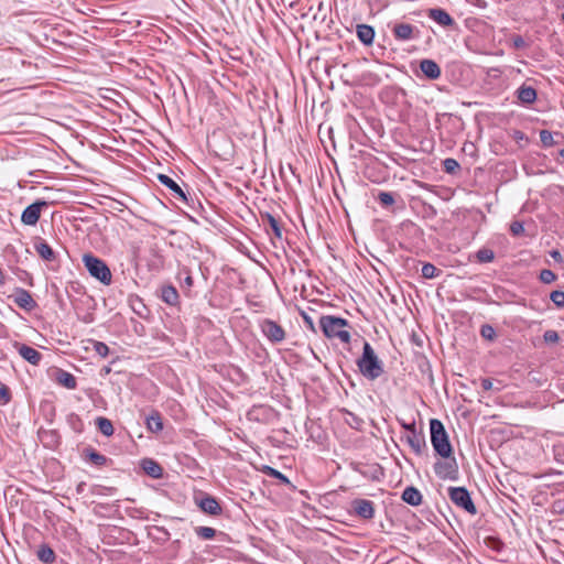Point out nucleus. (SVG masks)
<instances>
[{
	"instance_id": "680f3d73",
	"label": "nucleus",
	"mask_w": 564,
	"mask_h": 564,
	"mask_svg": "<svg viewBox=\"0 0 564 564\" xmlns=\"http://www.w3.org/2000/svg\"><path fill=\"white\" fill-rule=\"evenodd\" d=\"M102 370L105 371V373H109L110 372V368L109 367H105Z\"/></svg>"
},
{
	"instance_id": "4468645a",
	"label": "nucleus",
	"mask_w": 564,
	"mask_h": 564,
	"mask_svg": "<svg viewBox=\"0 0 564 564\" xmlns=\"http://www.w3.org/2000/svg\"><path fill=\"white\" fill-rule=\"evenodd\" d=\"M19 355L31 365L37 366L42 360V354L25 344H15Z\"/></svg>"
},
{
	"instance_id": "79ce46f5",
	"label": "nucleus",
	"mask_w": 564,
	"mask_h": 564,
	"mask_svg": "<svg viewBox=\"0 0 564 564\" xmlns=\"http://www.w3.org/2000/svg\"><path fill=\"white\" fill-rule=\"evenodd\" d=\"M556 274L552 270L543 269L540 272V280L545 284L553 283L556 280Z\"/></svg>"
},
{
	"instance_id": "4be33fe9",
	"label": "nucleus",
	"mask_w": 564,
	"mask_h": 564,
	"mask_svg": "<svg viewBox=\"0 0 564 564\" xmlns=\"http://www.w3.org/2000/svg\"><path fill=\"white\" fill-rule=\"evenodd\" d=\"M402 500L410 506L417 507L422 503V494L414 486H408L401 496Z\"/></svg>"
},
{
	"instance_id": "a878e982",
	"label": "nucleus",
	"mask_w": 564,
	"mask_h": 564,
	"mask_svg": "<svg viewBox=\"0 0 564 564\" xmlns=\"http://www.w3.org/2000/svg\"><path fill=\"white\" fill-rule=\"evenodd\" d=\"M36 556L43 564H53L56 560L54 550L46 543L39 546Z\"/></svg>"
},
{
	"instance_id": "bb28decb",
	"label": "nucleus",
	"mask_w": 564,
	"mask_h": 564,
	"mask_svg": "<svg viewBox=\"0 0 564 564\" xmlns=\"http://www.w3.org/2000/svg\"><path fill=\"white\" fill-rule=\"evenodd\" d=\"M261 219L263 221L264 226H269L271 231L273 232L274 237L278 239L282 238V228L279 223V220L270 213H263L261 214Z\"/></svg>"
},
{
	"instance_id": "72a5a7b5",
	"label": "nucleus",
	"mask_w": 564,
	"mask_h": 564,
	"mask_svg": "<svg viewBox=\"0 0 564 564\" xmlns=\"http://www.w3.org/2000/svg\"><path fill=\"white\" fill-rule=\"evenodd\" d=\"M442 274V270L432 263H424L422 267V276L424 279H434Z\"/></svg>"
},
{
	"instance_id": "69168bd1",
	"label": "nucleus",
	"mask_w": 564,
	"mask_h": 564,
	"mask_svg": "<svg viewBox=\"0 0 564 564\" xmlns=\"http://www.w3.org/2000/svg\"><path fill=\"white\" fill-rule=\"evenodd\" d=\"M562 21L564 22V12L562 13Z\"/></svg>"
},
{
	"instance_id": "58836bf2",
	"label": "nucleus",
	"mask_w": 564,
	"mask_h": 564,
	"mask_svg": "<svg viewBox=\"0 0 564 564\" xmlns=\"http://www.w3.org/2000/svg\"><path fill=\"white\" fill-rule=\"evenodd\" d=\"M91 343L93 348L97 355H99L102 358L109 355V347L105 343L98 340H93Z\"/></svg>"
},
{
	"instance_id": "dca6fc26",
	"label": "nucleus",
	"mask_w": 564,
	"mask_h": 564,
	"mask_svg": "<svg viewBox=\"0 0 564 564\" xmlns=\"http://www.w3.org/2000/svg\"><path fill=\"white\" fill-rule=\"evenodd\" d=\"M427 15L442 26H453L455 24V20L448 14V12L441 8L430 9L427 11Z\"/></svg>"
},
{
	"instance_id": "13d9d810",
	"label": "nucleus",
	"mask_w": 564,
	"mask_h": 564,
	"mask_svg": "<svg viewBox=\"0 0 564 564\" xmlns=\"http://www.w3.org/2000/svg\"><path fill=\"white\" fill-rule=\"evenodd\" d=\"M137 310H140V306H137V308H133V312H137L138 315H141V312L137 311Z\"/></svg>"
},
{
	"instance_id": "393cba45",
	"label": "nucleus",
	"mask_w": 564,
	"mask_h": 564,
	"mask_svg": "<svg viewBox=\"0 0 564 564\" xmlns=\"http://www.w3.org/2000/svg\"><path fill=\"white\" fill-rule=\"evenodd\" d=\"M178 280L181 282V288L183 289L185 295L189 296L191 289L194 285L192 272L188 268L184 267L178 271Z\"/></svg>"
},
{
	"instance_id": "7c9ffc66",
	"label": "nucleus",
	"mask_w": 564,
	"mask_h": 564,
	"mask_svg": "<svg viewBox=\"0 0 564 564\" xmlns=\"http://www.w3.org/2000/svg\"><path fill=\"white\" fill-rule=\"evenodd\" d=\"M96 425L99 430V432L105 435V436H111L115 432V429H113V425H112V422L107 419V417H104V416H98L96 419Z\"/></svg>"
},
{
	"instance_id": "09e8293b",
	"label": "nucleus",
	"mask_w": 564,
	"mask_h": 564,
	"mask_svg": "<svg viewBox=\"0 0 564 564\" xmlns=\"http://www.w3.org/2000/svg\"><path fill=\"white\" fill-rule=\"evenodd\" d=\"M549 253L554 259V261H556L557 263L563 262L562 253L558 250L554 249V250H551Z\"/></svg>"
},
{
	"instance_id": "6e6552de",
	"label": "nucleus",
	"mask_w": 564,
	"mask_h": 564,
	"mask_svg": "<svg viewBox=\"0 0 564 564\" xmlns=\"http://www.w3.org/2000/svg\"><path fill=\"white\" fill-rule=\"evenodd\" d=\"M48 206V202L39 199L26 206L21 214V221L26 226H35L41 217V212Z\"/></svg>"
},
{
	"instance_id": "f8f14e48",
	"label": "nucleus",
	"mask_w": 564,
	"mask_h": 564,
	"mask_svg": "<svg viewBox=\"0 0 564 564\" xmlns=\"http://www.w3.org/2000/svg\"><path fill=\"white\" fill-rule=\"evenodd\" d=\"M351 508L356 516L370 520L375 517V503L371 500L357 498L351 501Z\"/></svg>"
},
{
	"instance_id": "6ab92c4d",
	"label": "nucleus",
	"mask_w": 564,
	"mask_h": 564,
	"mask_svg": "<svg viewBox=\"0 0 564 564\" xmlns=\"http://www.w3.org/2000/svg\"><path fill=\"white\" fill-rule=\"evenodd\" d=\"M141 468L144 470V473L154 478V479H160L162 478L163 476V468L162 466L155 462L154 459L152 458H143L141 460Z\"/></svg>"
},
{
	"instance_id": "c756f323",
	"label": "nucleus",
	"mask_w": 564,
	"mask_h": 564,
	"mask_svg": "<svg viewBox=\"0 0 564 564\" xmlns=\"http://www.w3.org/2000/svg\"><path fill=\"white\" fill-rule=\"evenodd\" d=\"M147 427L154 433L161 432L163 430L162 417L158 411H153L147 417Z\"/></svg>"
},
{
	"instance_id": "f03ea898",
	"label": "nucleus",
	"mask_w": 564,
	"mask_h": 564,
	"mask_svg": "<svg viewBox=\"0 0 564 564\" xmlns=\"http://www.w3.org/2000/svg\"><path fill=\"white\" fill-rule=\"evenodd\" d=\"M431 443L437 455L448 458L453 454V446L444 424L437 419L430 420Z\"/></svg>"
},
{
	"instance_id": "ddd939ff",
	"label": "nucleus",
	"mask_w": 564,
	"mask_h": 564,
	"mask_svg": "<svg viewBox=\"0 0 564 564\" xmlns=\"http://www.w3.org/2000/svg\"><path fill=\"white\" fill-rule=\"evenodd\" d=\"M158 181L164 185L165 187H167L175 197L180 198L181 200H183L184 203L188 204V197L187 195L185 194V192L182 189V187L173 180L171 178L169 175L166 174H158L156 176Z\"/></svg>"
},
{
	"instance_id": "20e7f679",
	"label": "nucleus",
	"mask_w": 564,
	"mask_h": 564,
	"mask_svg": "<svg viewBox=\"0 0 564 564\" xmlns=\"http://www.w3.org/2000/svg\"><path fill=\"white\" fill-rule=\"evenodd\" d=\"M83 263L88 271V273L98 280L104 285H110L112 282V274L107 265V263L100 258L91 254L85 253L83 256Z\"/></svg>"
},
{
	"instance_id": "5fc2aeb1",
	"label": "nucleus",
	"mask_w": 564,
	"mask_h": 564,
	"mask_svg": "<svg viewBox=\"0 0 564 564\" xmlns=\"http://www.w3.org/2000/svg\"><path fill=\"white\" fill-rule=\"evenodd\" d=\"M412 426H415V424H414V423H411V424H403V427H404V429H406V430H408V431H410V432H411V427H412Z\"/></svg>"
},
{
	"instance_id": "4d7b16f0",
	"label": "nucleus",
	"mask_w": 564,
	"mask_h": 564,
	"mask_svg": "<svg viewBox=\"0 0 564 564\" xmlns=\"http://www.w3.org/2000/svg\"><path fill=\"white\" fill-rule=\"evenodd\" d=\"M137 310H140V306H137V308H133V312H137L138 315H141V312L137 311Z\"/></svg>"
},
{
	"instance_id": "a18cd8bd",
	"label": "nucleus",
	"mask_w": 564,
	"mask_h": 564,
	"mask_svg": "<svg viewBox=\"0 0 564 564\" xmlns=\"http://www.w3.org/2000/svg\"><path fill=\"white\" fill-rule=\"evenodd\" d=\"M544 341L547 344H555L558 341L560 336L556 330L549 329L543 334Z\"/></svg>"
},
{
	"instance_id": "f257e3e1",
	"label": "nucleus",
	"mask_w": 564,
	"mask_h": 564,
	"mask_svg": "<svg viewBox=\"0 0 564 564\" xmlns=\"http://www.w3.org/2000/svg\"><path fill=\"white\" fill-rule=\"evenodd\" d=\"M360 373L368 380L378 379L383 372V365L368 341L364 343L361 357L357 360Z\"/></svg>"
},
{
	"instance_id": "3c124183",
	"label": "nucleus",
	"mask_w": 564,
	"mask_h": 564,
	"mask_svg": "<svg viewBox=\"0 0 564 564\" xmlns=\"http://www.w3.org/2000/svg\"><path fill=\"white\" fill-rule=\"evenodd\" d=\"M85 487H86V482L82 481V482H79V484L77 485L76 491H77L78 494H82V492H84Z\"/></svg>"
},
{
	"instance_id": "8fccbe9b",
	"label": "nucleus",
	"mask_w": 564,
	"mask_h": 564,
	"mask_svg": "<svg viewBox=\"0 0 564 564\" xmlns=\"http://www.w3.org/2000/svg\"><path fill=\"white\" fill-rule=\"evenodd\" d=\"M492 386H494V383H492L491 379L485 378V379L481 380V388H482V390L489 391V390L492 389Z\"/></svg>"
},
{
	"instance_id": "cd10ccee",
	"label": "nucleus",
	"mask_w": 564,
	"mask_h": 564,
	"mask_svg": "<svg viewBox=\"0 0 564 564\" xmlns=\"http://www.w3.org/2000/svg\"><path fill=\"white\" fill-rule=\"evenodd\" d=\"M56 381L67 388V389H75L76 386H77V381H76V378L68 371L66 370H63V369H58L57 372H56Z\"/></svg>"
},
{
	"instance_id": "b1692460",
	"label": "nucleus",
	"mask_w": 564,
	"mask_h": 564,
	"mask_svg": "<svg viewBox=\"0 0 564 564\" xmlns=\"http://www.w3.org/2000/svg\"><path fill=\"white\" fill-rule=\"evenodd\" d=\"M34 249L37 252V254L45 261H55L56 260V253L52 249V247L43 239H40L34 243Z\"/></svg>"
},
{
	"instance_id": "2eb2a0df",
	"label": "nucleus",
	"mask_w": 564,
	"mask_h": 564,
	"mask_svg": "<svg viewBox=\"0 0 564 564\" xmlns=\"http://www.w3.org/2000/svg\"><path fill=\"white\" fill-rule=\"evenodd\" d=\"M406 443L417 455H421L426 448L424 435L422 433H417L415 426L411 427V433L406 436Z\"/></svg>"
},
{
	"instance_id": "603ef678",
	"label": "nucleus",
	"mask_w": 564,
	"mask_h": 564,
	"mask_svg": "<svg viewBox=\"0 0 564 564\" xmlns=\"http://www.w3.org/2000/svg\"><path fill=\"white\" fill-rule=\"evenodd\" d=\"M6 283V276L3 271L0 269V285H3Z\"/></svg>"
},
{
	"instance_id": "bf43d9fd",
	"label": "nucleus",
	"mask_w": 564,
	"mask_h": 564,
	"mask_svg": "<svg viewBox=\"0 0 564 564\" xmlns=\"http://www.w3.org/2000/svg\"><path fill=\"white\" fill-rule=\"evenodd\" d=\"M137 310H140V306H137V308H133V312H137L138 315H141V312L137 311Z\"/></svg>"
},
{
	"instance_id": "4c0bfd02",
	"label": "nucleus",
	"mask_w": 564,
	"mask_h": 564,
	"mask_svg": "<svg viewBox=\"0 0 564 564\" xmlns=\"http://www.w3.org/2000/svg\"><path fill=\"white\" fill-rule=\"evenodd\" d=\"M443 167H444L445 172H447L449 174H454L459 170L460 166H459V163L455 159L448 158L443 161Z\"/></svg>"
},
{
	"instance_id": "0eeeda50",
	"label": "nucleus",
	"mask_w": 564,
	"mask_h": 564,
	"mask_svg": "<svg viewBox=\"0 0 564 564\" xmlns=\"http://www.w3.org/2000/svg\"><path fill=\"white\" fill-rule=\"evenodd\" d=\"M434 473L441 479L455 480L458 475V465L453 454L444 460H437L434 464Z\"/></svg>"
},
{
	"instance_id": "9b49d317",
	"label": "nucleus",
	"mask_w": 564,
	"mask_h": 564,
	"mask_svg": "<svg viewBox=\"0 0 564 564\" xmlns=\"http://www.w3.org/2000/svg\"><path fill=\"white\" fill-rule=\"evenodd\" d=\"M392 35L397 41H410L416 39L420 34L417 28L410 23H395L391 29Z\"/></svg>"
},
{
	"instance_id": "5701e85b",
	"label": "nucleus",
	"mask_w": 564,
	"mask_h": 564,
	"mask_svg": "<svg viewBox=\"0 0 564 564\" xmlns=\"http://www.w3.org/2000/svg\"><path fill=\"white\" fill-rule=\"evenodd\" d=\"M517 98L523 105H531L536 99V90L523 84L517 89Z\"/></svg>"
},
{
	"instance_id": "7ed1b4c3",
	"label": "nucleus",
	"mask_w": 564,
	"mask_h": 564,
	"mask_svg": "<svg viewBox=\"0 0 564 564\" xmlns=\"http://www.w3.org/2000/svg\"><path fill=\"white\" fill-rule=\"evenodd\" d=\"M319 326L326 337L339 338L345 344L350 341V334L345 329L349 327L347 319L333 315H324L319 319Z\"/></svg>"
},
{
	"instance_id": "864d4df0",
	"label": "nucleus",
	"mask_w": 564,
	"mask_h": 564,
	"mask_svg": "<svg viewBox=\"0 0 564 564\" xmlns=\"http://www.w3.org/2000/svg\"><path fill=\"white\" fill-rule=\"evenodd\" d=\"M304 319L310 325V327H313V322L307 315H304Z\"/></svg>"
},
{
	"instance_id": "a211bd4d",
	"label": "nucleus",
	"mask_w": 564,
	"mask_h": 564,
	"mask_svg": "<svg viewBox=\"0 0 564 564\" xmlns=\"http://www.w3.org/2000/svg\"><path fill=\"white\" fill-rule=\"evenodd\" d=\"M39 438L41 443L48 448H55L61 443V435L55 430H40Z\"/></svg>"
},
{
	"instance_id": "c9c22d12",
	"label": "nucleus",
	"mask_w": 564,
	"mask_h": 564,
	"mask_svg": "<svg viewBox=\"0 0 564 564\" xmlns=\"http://www.w3.org/2000/svg\"><path fill=\"white\" fill-rule=\"evenodd\" d=\"M377 200L381 204V206L388 207L394 203V195L390 192H379Z\"/></svg>"
},
{
	"instance_id": "49530a36",
	"label": "nucleus",
	"mask_w": 564,
	"mask_h": 564,
	"mask_svg": "<svg viewBox=\"0 0 564 564\" xmlns=\"http://www.w3.org/2000/svg\"><path fill=\"white\" fill-rule=\"evenodd\" d=\"M512 46L517 50H521L528 46V43L521 35H513L511 37Z\"/></svg>"
},
{
	"instance_id": "f3484780",
	"label": "nucleus",
	"mask_w": 564,
	"mask_h": 564,
	"mask_svg": "<svg viewBox=\"0 0 564 564\" xmlns=\"http://www.w3.org/2000/svg\"><path fill=\"white\" fill-rule=\"evenodd\" d=\"M420 69L427 79L435 80L441 77V67L433 59H422L420 62Z\"/></svg>"
},
{
	"instance_id": "39448f33",
	"label": "nucleus",
	"mask_w": 564,
	"mask_h": 564,
	"mask_svg": "<svg viewBox=\"0 0 564 564\" xmlns=\"http://www.w3.org/2000/svg\"><path fill=\"white\" fill-rule=\"evenodd\" d=\"M448 496L456 507L465 510L471 516L477 513V509L470 494L465 487H449Z\"/></svg>"
},
{
	"instance_id": "052dcab7",
	"label": "nucleus",
	"mask_w": 564,
	"mask_h": 564,
	"mask_svg": "<svg viewBox=\"0 0 564 564\" xmlns=\"http://www.w3.org/2000/svg\"><path fill=\"white\" fill-rule=\"evenodd\" d=\"M137 310H140V306H137V308H133V312H137L138 315H141V312L137 311Z\"/></svg>"
},
{
	"instance_id": "473e14b6",
	"label": "nucleus",
	"mask_w": 564,
	"mask_h": 564,
	"mask_svg": "<svg viewBox=\"0 0 564 564\" xmlns=\"http://www.w3.org/2000/svg\"><path fill=\"white\" fill-rule=\"evenodd\" d=\"M475 257L480 263H489L494 261L495 252L489 248H481L476 252Z\"/></svg>"
},
{
	"instance_id": "a19ab883",
	"label": "nucleus",
	"mask_w": 564,
	"mask_h": 564,
	"mask_svg": "<svg viewBox=\"0 0 564 564\" xmlns=\"http://www.w3.org/2000/svg\"><path fill=\"white\" fill-rule=\"evenodd\" d=\"M480 335L488 340H494L496 337L495 328L489 324H484L480 327Z\"/></svg>"
},
{
	"instance_id": "de8ad7c7",
	"label": "nucleus",
	"mask_w": 564,
	"mask_h": 564,
	"mask_svg": "<svg viewBox=\"0 0 564 564\" xmlns=\"http://www.w3.org/2000/svg\"><path fill=\"white\" fill-rule=\"evenodd\" d=\"M510 231L513 236H520L524 232V227L521 221H513L510 225Z\"/></svg>"
},
{
	"instance_id": "1a4fd4ad",
	"label": "nucleus",
	"mask_w": 564,
	"mask_h": 564,
	"mask_svg": "<svg viewBox=\"0 0 564 564\" xmlns=\"http://www.w3.org/2000/svg\"><path fill=\"white\" fill-rule=\"evenodd\" d=\"M195 502L206 514L220 516L223 513V508L219 501L208 494H202L199 497H196Z\"/></svg>"
},
{
	"instance_id": "f704fd0d",
	"label": "nucleus",
	"mask_w": 564,
	"mask_h": 564,
	"mask_svg": "<svg viewBox=\"0 0 564 564\" xmlns=\"http://www.w3.org/2000/svg\"><path fill=\"white\" fill-rule=\"evenodd\" d=\"M195 533L202 540H210V539L215 538L216 530L210 527H196Z\"/></svg>"
},
{
	"instance_id": "0e129e2a",
	"label": "nucleus",
	"mask_w": 564,
	"mask_h": 564,
	"mask_svg": "<svg viewBox=\"0 0 564 564\" xmlns=\"http://www.w3.org/2000/svg\"><path fill=\"white\" fill-rule=\"evenodd\" d=\"M84 321H85V323H90L93 319L90 317L89 318L87 317Z\"/></svg>"
},
{
	"instance_id": "6e6d98bb",
	"label": "nucleus",
	"mask_w": 564,
	"mask_h": 564,
	"mask_svg": "<svg viewBox=\"0 0 564 564\" xmlns=\"http://www.w3.org/2000/svg\"><path fill=\"white\" fill-rule=\"evenodd\" d=\"M349 415L352 417V420H355L356 423H359L360 420L355 414L349 413Z\"/></svg>"
},
{
	"instance_id": "c03bdc74",
	"label": "nucleus",
	"mask_w": 564,
	"mask_h": 564,
	"mask_svg": "<svg viewBox=\"0 0 564 564\" xmlns=\"http://www.w3.org/2000/svg\"><path fill=\"white\" fill-rule=\"evenodd\" d=\"M540 140L544 147H551L554 144L553 134L547 130H542L540 132Z\"/></svg>"
},
{
	"instance_id": "412c9836",
	"label": "nucleus",
	"mask_w": 564,
	"mask_h": 564,
	"mask_svg": "<svg viewBox=\"0 0 564 564\" xmlns=\"http://www.w3.org/2000/svg\"><path fill=\"white\" fill-rule=\"evenodd\" d=\"M161 300L171 306H176L180 304V294L175 286L169 284L163 285L161 289Z\"/></svg>"
},
{
	"instance_id": "aec40b11",
	"label": "nucleus",
	"mask_w": 564,
	"mask_h": 564,
	"mask_svg": "<svg viewBox=\"0 0 564 564\" xmlns=\"http://www.w3.org/2000/svg\"><path fill=\"white\" fill-rule=\"evenodd\" d=\"M356 33L358 40L366 46H369L373 43L375 40V29L368 24H357Z\"/></svg>"
},
{
	"instance_id": "c85d7f7f",
	"label": "nucleus",
	"mask_w": 564,
	"mask_h": 564,
	"mask_svg": "<svg viewBox=\"0 0 564 564\" xmlns=\"http://www.w3.org/2000/svg\"><path fill=\"white\" fill-rule=\"evenodd\" d=\"M85 457L94 465L96 466H105L107 462L109 460L108 457L105 455L98 453L96 449L91 447H87L84 451Z\"/></svg>"
},
{
	"instance_id": "e433bc0d",
	"label": "nucleus",
	"mask_w": 564,
	"mask_h": 564,
	"mask_svg": "<svg viewBox=\"0 0 564 564\" xmlns=\"http://www.w3.org/2000/svg\"><path fill=\"white\" fill-rule=\"evenodd\" d=\"M265 474L270 477H273V478L280 480L282 484H285V485L290 484L289 478L284 474H282L278 469H274L270 466L265 467Z\"/></svg>"
},
{
	"instance_id": "e2e57ef3",
	"label": "nucleus",
	"mask_w": 564,
	"mask_h": 564,
	"mask_svg": "<svg viewBox=\"0 0 564 564\" xmlns=\"http://www.w3.org/2000/svg\"><path fill=\"white\" fill-rule=\"evenodd\" d=\"M560 156H561L562 159H564V149H562V150L560 151Z\"/></svg>"
},
{
	"instance_id": "9d476101",
	"label": "nucleus",
	"mask_w": 564,
	"mask_h": 564,
	"mask_svg": "<svg viewBox=\"0 0 564 564\" xmlns=\"http://www.w3.org/2000/svg\"><path fill=\"white\" fill-rule=\"evenodd\" d=\"M9 299H12L17 306L26 312H31L37 306V303L32 297L31 293L23 288H17Z\"/></svg>"
},
{
	"instance_id": "2f4dec72",
	"label": "nucleus",
	"mask_w": 564,
	"mask_h": 564,
	"mask_svg": "<svg viewBox=\"0 0 564 564\" xmlns=\"http://www.w3.org/2000/svg\"><path fill=\"white\" fill-rule=\"evenodd\" d=\"M67 423L76 433H82L84 431V422L76 413H70L67 415Z\"/></svg>"
},
{
	"instance_id": "37998d69",
	"label": "nucleus",
	"mask_w": 564,
	"mask_h": 564,
	"mask_svg": "<svg viewBox=\"0 0 564 564\" xmlns=\"http://www.w3.org/2000/svg\"><path fill=\"white\" fill-rule=\"evenodd\" d=\"M551 301L555 304V306L562 308L564 307V292L555 290L550 294Z\"/></svg>"
},
{
	"instance_id": "ea45409f",
	"label": "nucleus",
	"mask_w": 564,
	"mask_h": 564,
	"mask_svg": "<svg viewBox=\"0 0 564 564\" xmlns=\"http://www.w3.org/2000/svg\"><path fill=\"white\" fill-rule=\"evenodd\" d=\"M12 399L11 391L4 383H0V403L8 404Z\"/></svg>"
},
{
	"instance_id": "423d86ee",
	"label": "nucleus",
	"mask_w": 564,
	"mask_h": 564,
	"mask_svg": "<svg viewBox=\"0 0 564 564\" xmlns=\"http://www.w3.org/2000/svg\"><path fill=\"white\" fill-rule=\"evenodd\" d=\"M259 327L263 336L272 344L282 343L286 337L284 328L273 319H262Z\"/></svg>"
}]
</instances>
